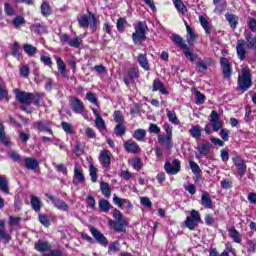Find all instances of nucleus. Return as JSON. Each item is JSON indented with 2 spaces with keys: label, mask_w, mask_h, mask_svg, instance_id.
<instances>
[{
  "label": "nucleus",
  "mask_w": 256,
  "mask_h": 256,
  "mask_svg": "<svg viewBox=\"0 0 256 256\" xmlns=\"http://www.w3.org/2000/svg\"><path fill=\"white\" fill-rule=\"evenodd\" d=\"M125 23H127V20H125V18H119L117 20L116 27H117L118 31H124Z\"/></svg>",
  "instance_id": "64"
},
{
  "label": "nucleus",
  "mask_w": 256,
  "mask_h": 256,
  "mask_svg": "<svg viewBox=\"0 0 256 256\" xmlns=\"http://www.w3.org/2000/svg\"><path fill=\"white\" fill-rule=\"evenodd\" d=\"M99 208L103 213H108L109 209H111V203H109L106 199H101L99 201Z\"/></svg>",
  "instance_id": "42"
},
{
  "label": "nucleus",
  "mask_w": 256,
  "mask_h": 256,
  "mask_svg": "<svg viewBox=\"0 0 256 256\" xmlns=\"http://www.w3.org/2000/svg\"><path fill=\"white\" fill-rule=\"evenodd\" d=\"M210 118V123H212L213 131H219V129L223 127V122L219 120V114L217 113V111H212Z\"/></svg>",
  "instance_id": "14"
},
{
  "label": "nucleus",
  "mask_w": 256,
  "mask_h": 256,
  "mask_svg": "<svg viewBox=\"0 0 256 256\" xmlns=\"http://www.w3.org/2000/svg\"><path fill=\"white\" fill-rule=\"evenodd\" d=\"M81 43H83V40L79 37H75L68 41L69 47H74V49H79V47H81Z\"/></svg>",
  "instance_id": "44"
},
{
  "label": "nucleus",
  "mask_w": 256,
  "mask_h": 256,
  "mask_svg": "<svg viewBox=\"0 0 256 256\" xmlns=\"http://www.w3.org/2000/svg\"><path fill=\"white\" fill-rule=\"evenodd\" d=\"M89 231L92 237H94L97 243L102 245V247H107V245H109V241L107 240V237H105V235H103L102 232L99 231L97 228L90 226Z\"/></svg>",
  "instance_id": "6"
},
{
  "label": "nucleus",
  "mask_w": 256,
  "mask_h": 256,
  "mask_svg": "<svg viewBox=\"0 0 256 256\" xmlns=\"http://www.w3.org/2000/svg\"><path fill=\"white\" fill-rule=\"evenodd\" d=\"M32 209L36 212L39 213L41 211V208L43 207V202H41V199L35 195H31V200H30Z\"/></svg>",
  "instance_id": "24"
},
{
  "label": "nucleus",
  "mask_w": 256,
  "mask_h": 256,
  "mask_svg": "<svg viewBox=\"0 0 256 256\" xmlns=\"http://www.w3.org/2000/svg\"><path fill=\"white\" fill-rule=\"evenodd\" d=\"M203 133V128L200 125H193L190 129H189V134L191 135V137L193 139H195L196 141H199V139H201V134Z\"/></svg>",
  "instance_id": "18"
},
{
  "label": "nucleus",
  "mask_w": 256,
  "mask_h": 256,
  "mask_svg": "<svg viewBox=\"0 0 256 256\" xmlns=\"http://www.w3.org/2000/svg\"><path fill=\"white\" fill-rule=\"evenodd\" d=\"M225 17H226V21H228L231 29H237V24L239 23L237 16L234 14L227 13V14H225Z\"/></svg>",
  "instance_id": "31"
},
{
  "label": "nucleus",
  "mask_w": 256,
  "mask_h": 256,
  "mask_svg": "<svg viewBox=\"0 0 256 256\" xmlns=\"http://www.w3.org/2000/svg\"><path fill=\"white\" fill-rule=\"evenodd\" d=\"M78 23L80 27L87 29L89 27V16H87V14L82 15L80 18H78Z\"/></svg>",
  "instance_id": "43"
},
{
  "label": "nucleus",
  "mask_w": 256,
  "mask_h": 256,
  "mask_svg": "<svg viewBox=\"0 0 256 256\" xmlns=\"http://www.w3.org/2000/svg\"><path fill=\"white\" fill-rule=\"evenodd\" d=\"M13 25L16 29H19L21 25H25V18H23L22 16H17L13 20Z\"/></svg>",
  "instance_id": "56"
},
{
  "label": "nucleus",
  "mask_w": 256,
  "mask_h": 256,
  "mask_svg": "<svg viewBox=\"0 0 256 256\" xmlns=\"http://www.w3.org/2000/svg\"><path fill=\"white\" fill-rule=\"evenodd\" d=\"M113 117L117 124H123L125 122V118H123V114L120 111H115Z\"/></svg>",
  "instance_id": "57"
},
{
  "label": "nucleus",
  "mask_w": 256,
  "mask_h": 256,
  "mask_svg": "<svg viewBox=\"0 0 256 256\" xmlns=\"http://www.w3.org/2000/svg\"><path fill=\"white\" fill-rule=\"evenodd\" d=\"M35 127H37L38 131L49 133L53 135V130H51V122L40 120L35 123Z\"/></svg>",
  "instance_id": "15"
},
{
  "label": "nucleus",
  "mask_w": 256,
  "mask_h": 256,
  "mask_svg": "<svg viewBox=\"0 0 256 256\" xmlns=\"http://www.w3.org/2000/svg\"><path fill=\"white\" fill-rule=\"evenodd\" d=\"M92 112L94 116L96 117L95 120V128L99 131H104L105 129V120L101 117V114L99 113V109L92 108Z\"/></svg>",
  "instance_id": "17"
},
{
  "label": "nucleus",
  "mask_w": 256,
  "mask_h": 256,
  "mask_svg": "<svg viewBox=\"0 0 256 256\" xmlns=\"http://www.w3.org/2000/svg\"><path fill=\"white\" fill-rule=\"evenodd\" d=\"M163 129L166 134L158 135V141L159 143H164L166 149H173V126H170L169 123H164Z\"/></svg>",
  "instance_id": "2"
},
{
  "label": "nucleus",
  "mask_w": 256,
  "mask_h": 256,
  "mask_svg": "<svg viewBox=\"0 0 256 256\" xmlns=\"http://www.w3.org/2000/svg\"><path fill=\"white\" fill-rule=\"evenodd\" d=\"M197 150L200 155H202L203 157H207V155H209V151H211V143H202L198 145Z\"/></svg>",
  "instance_id": "26"
},
{
  "label": "nucleus",
  "mask_w": 256,
  "mask_h": 256,
  "mask_svg": "<svg viewBox=\"0 0 256 256\" xmlns=\"http://www.w3.org/2000/svg\"><path fill=\"white\" fill-rule=\"evenodd\" d=\"M0 141L6 147H9V145H11V142L9 141L7 136L5 135V126L3 125V123H0Z\"/></svg>",
  "instance_id": "34"
},
{
  "label": "nucleus",
  "mask_w": 256,
  "mask_h": 256,
  "mask_svg": "<svg viewBox=\"0 0 256 256\" xmlns=\"http://www.w3.org/2000/svg\"><path fill=\"white\" fill-rule=\"evenodd\" d=\"M199 222H196V220H193L191 216H187L186 220L184 221V225L189 229L190 231H195V227H197Z\"/></svg>",
  "instance_id": "37"
},
{
  "label": "nucleus",
  "mask_w": 256,
  "mask_h": 256,
  "mask_svg": "<svg viewBox=\"0 0 256 256\" xmlns=\"http://www.w3.org/2000/svg\"><path fill=\"white\" fill-rule=\"evenodd\" d=\"M10 159L16 161V163H20V165L23 163V159H21V156L16 151H11L9 153Z\"/></svg>",
  "instance_id": "58"
},
{
  "label": "nucleus",
  "mask_w": 256,
  "mask_h": 256,
  "mask_svg": "<svg viewBox=\"0 0 256 256\" xmlns=\"http://www.w3.org/2000/svg\"><path fill=\"white\" fill-rule=\"evenodd\" d=\"M253 81L251 80V70L249 68H243L241 74L238 77V86L241 91H247L251 89Z\"/></svg>",
  "instance_id": "4"
},
{
  "label": "nucleus",
  "mask_w": 256,
  "mask_h": 256,
  "mask_svg": "<svg viewBox=\"0 0 256 256\" xmlns=\"http://www.w3.org/2000/svg\"><path fill=\"white\" fill-rule=\"evenodd\" d=\"M24 163L26 165V169H30L31 171H35L39 167V161L34 158L27 157L24 158Z\"/></svg>",
  "instance_id": "25"
},
{
  "label": "nucleus",
  "mask_w": 256,
  "mask_h": 256,
  "mask_svg": "<svg viewBox=\"0 0 256 256\" xmlns=\"http://www.w3.org/2000/svg\"><path fill=\"white\" fill-rule=\"evenodd\" d=\"M16 95V101L20 102L22 105H31L34 102V105H39V100L33 93L19 91L18 89L14 90Z\"/></svg>",
  "instance_id": "3"
},
{
  "label": "nucleus",
  "mask_w": 256,
  "mask_h": 256,
  "mask_svg": "<svg viewBox=\"0 0 256 256\" xmlns=\"http://www.w3.org/2000/svg\"><path fill=\"white\" fill-rule=\"evenodd\" d=\"M133 137L136 141H139L140 143H144L147 139V130L143 128L136 129L133 132Z\"/></svg>",
  "instance_id": "20"
},
{
  "label": "nucleus",
  "mask_w": 256,
  "mask_h": 256,
  "mask_svg": "<svg viewBox=\"0 0 256 256\" xmlns=\"http://www.w3.org/2000/svg\"><path fill=\"white\" fill-rule=\"evenodd\" d=\"M166 113L168 121H170V123H173V125H179V118L177 117V114H175V112H171V110L166 109Z\"/></svg>",
  "instance_id": "40"
},
{
  "label": "nucleus",
  "mask_w": 256,
  "mask_h": 256,
  "mask_svg": "<svg viewBox=\"0 0 256 256\" xmlns=\"http://www.w3.org/2000/svg\"><path fill=\"white\" fill-rule=\"evenodd\" d=\"M172 41L180 47V49H189V46L185 43V40L181 36L174 34L172 35Z\"/></svg>",
  "instance_id": "30"
},
{
  "label": "nucleus",
  "mask_w": 256,
  "mask_h": 256,
  "mask_svg": "<svg viewBox=\"0 0 256 256\" xmlns=\"http://www.w3.org/2000/svg\"><path fill=\"white\" fill-rule=\"evenodd\" d=\"M23 49L28 57H33L37 53V47L31 44H24Z\"/></svg>",
  "instance_id": "38"
},
{
  "label": "nucleus",
  "mask_w": 256,
  "mask_h": 256,
  "mask_svg": "<svg viewBox=\"0 0 256 256\" xmlns=\"http://www.w3.org/2000/svg\"><path fill=\"white\" fill-rule=\"evenodd\" d=\"M229 235L234 243H241V234L234 227L229 229Z\"/></svg>",
  "instance_id": "39"
},
{
  "label": "nucleus",
  "mask_w": 256,
  "mask_h": 256,
  "mask_svg": "<svg viewBox=\"0 0 256 256\" xmlns=\"http://www.w3.org/2000/svg\"><path fill=\"white\" fill-rule=\"evenodd\" d=\"M31 31H34V33H46L47 27H45V24L43 23H35L32 26H30Z\"/></svg>",
  "instance_id": "36"
},
{
  "label": "nucleus",
  "mask_w": 256,
  "mask_h": 256,
  "mask_svg": "<svg viewBox=\"0 0 256 256\" xmlns=\"http://www.w3.org/2000/svg\"><path fill=\"white\" fill-rule=\"evenodd\" d=\"M55 60L59 73L65 77V75H67V65H65L63 59L59 58L58 56H55Z\"/></svg>",
  "instance_id": "28"
},
{
  "label": "nucleus",
  "mask_w": 256,
  "mask_h": 256,
  "mask_svg": "<svg viewBox=\"0 0 256 256\" xmlns=\"http://www.w3.org/2000/svg\"><path fill=\"white\" fill-rule=\"evenodd\" d=\"M185 26L187 31V36H186L187 43L189 45H193V43H195V39H197V34L193 32V28H191V26H189L187 22H185Z\"/></svg>",
  "instance_id": "23"
},
{
  "label": "nucleus",
  "mask_w": 256,
  "mask_h": 256,
  "mask_svg": "<svg viewBox=\"0 0 256 256\" xmlns=\"http://www.w3.org/2000/svg\"><path fill=\"white\" fill-rule=\"evenodd\" d=\"M39 221L44 227H49L51 225V222L49 221V217L47 215L39 214Z\"/></svg>",
  "instance_id": "59"
},
{
  "label": "nucleus",
  "mask_w": 256,
  "mask_h": 256,
  "mask_svg": "<svg viewBox=\"0 0 256 256\" xmlns=\"http://www.w3.org/2000/svg\"><path fill=\"white\" fill-rule=\"evenodd\" d=\"M137 77H139V73L137 72V69L132 68L128 72V74L124 77L125 85H127V86L131 85V83H133V81H135V79H137Z\"/></svg>",
  "instance_id": "19"
},
{
  "label": "nucleus",
  "mask_w": 256,
  "mask_h": 256,
  "mask_svg": "<svg viewBox=\"0 0 256 256\" xmlns=\"http://www.w3.org/2000/svg\"><path fill=\"white\" fill-rule=\"evenodd\" d=\"M0 191L4 193V195H9V180L7 177L0 175Z\"/></svg>",
  "instance_id": "29"
},
{
  "label": "nucleus",
  "mask_w": 256,
  "mask_h": 256,
  "mask_svg": "<svg viewBox=\"0 0 256 256\" xmlns=\"http://www.w3.org/2000/svg\"><path fill=\"white\" fill-rule=\"evenodd\" d=\"M190 217L191 219H193L194 221L198 222V223H201V215L199 214V211L197 210H192L190 212Z\"/></svg>",
  "instance_id": "63"
},
{
  "label": "nucleus",
  "mask_w": 256,
  "mask_h": 256,
  "mask_svg": "<svg viewBox=\"0 0 256 256\" xmlns=\"http://www.w3.org/2000/svg\"><path fill=\"white\" fill-rule=\"evenodd\" d=\"M40 61L47 67H50V68L53 67V61L51 60V57L47 55H41Z\"/></svg>",
  "instance_id": "53"
},
{
  "label": "nucleus",
  "mask_w": 256,
  "mask_h": 256,
  "mask_svg": "<svg viewBox=\"0 0 256 256\" xmlns=\"http://www.w3.org/2000/svg\"><path fill=\"white\" fill-rule=\"evenodd\" d=\"M184 55H185L186 59H188V61H191L192 63H194V61H197V55H195L193 52L189 51V48L184 49Z\"/></svg>",
  "instance_id": "52"
},
{
  "label": "nucleus",
  "mask_w": 256,
  "mask_h": 256,
  "mask_svg": "<svg viewBox=\"0 0 256 256\" xmlns=\"http://www.w3.org/2000/svg\"><path fill=\"white\" fill-rule=\"evenodd\" d=\"M134 30L135 32L132 34L134 45H143V41L147 39V24L145 22H138L134 25Z\"/></svg>",
  "instance_id": "1"
},
{
  "label": "nucleus",
  "mask_w": 256,
  "mask_h": 256,
  "mask_svg": "<svg viewBox=\"0 0 256 256\" xmlns=\"http://www.w3.org/2000/svg\"><path fill=\"white\" fill-rule=\"evenodd\" d=\"M46 197L52 201L54 207L59 209V211H65L66 213L69 211V204L61 199L54 198L51 194H46Z\"/></svg>",
  "instance_id": "8"
},
{
  "label": "nucleus",
  "mask_w": 256,
  "mask_h": 256,
  "mask_svg": "<svg viewBox=\"0 0 256 256\" xmlns=\"http://www.w3.org/2000/svg\"><path fill=\"white\" fill-rule=\"evenodd\" d=\"M0 241L3 243H9V241H11V234L7 233V231L2 228H0Z\"/></svg>",
  "instance_id": "47"
},
{
  "label": "nucleus",
  "mask_w": 256,
  "mask_h": 256,
  "mask_svg": "<svg viewBox=\"0 0 256 256\" xmlns=\"http://www.w3.org/2000/svg\"><path fill=\"white\" fill-rule=\"evenodd\" d=\"M201 205L206 209H211L213 207V202L211 201V196H209V193L204 192L202 194Z\"/></svg>",
  "instance_id": "27"
},
{
  "label": "nucleus",
  "mask_w": 256,
  "mask_h": 256,
  "mask_svg": "<svg viewBox=\"0 0 256 256\" xmlns=\"http://www.w3.org/2000/svg\"><path fill=\"white\" fill-rule=\"evenodd\" d=\"M220 65H221V69L224 77L226 79H230L233 73V70L231 69V63L229 62V59L225 57L221 58Z\"/></svg>",
  "instance_id": "9"
},
{
  "label": "nucleus",
  "mask_w": 256,
  "mask_h": 256,
  "mask_svg": "<svg viewBox=\"0 0 256 256\" xmlns=\"http://www.w3.org/2000/svg\"><path fill=\"white\" fill-rule=\"evenodd\" d=\"M100 190L102 192V195H104V197H107V199H109V197H111V186H109V183L101 182Z\"/></svg>",
  "instance_id": "33"
},
{
  "label": "nucleus",
  "mask_w": 256,
  "mask_h": 256,
  "mask_svg": "<svg viewBox=\"0 0 256 256\" xmlns=\"http://www.w3.org/2000/svg\"><path fill=\"white\" fill-rule=\"evenodd\" d=\"M89 17H90V29L92 31H97V18L95 17V14L92 12H89Z\"/></svg>",
  "instance_id": "51"
},
{
  "label": "nucleus",
  "mask_w": 256,
  "mask_h": 256,
  "mask_svg": "<svg viewBox=\"0 0 256 256\" xmlns=\"http://www.w3.org/2000/svg\"><path fill=\"white\" fill-rule=\"evenodd\" d=\"M30 69L29 66L24 65L20 67V75L21 77H24V79H27L29 77Z\"/></svg>",
  "instance_id": "60"
},
{
  "label": "nucleus",
  "mask_w": 256,
  "mask_h": 256,
  "mask_svg": "<svg viewBox=\"0 0 256 256\" xmlns=\"http://www.w3.org/2000/svg\"><path fill=\"white\" fill-rule=\"evenodd\" d=\"M89 173H90L92 183H97V169L95 168V166L90 165Z\"/></svg>",
  "instance_id": "54"
},
{
  "label": "nucleus",
  "mask_w": 256,
  "mask_h": 256,
  "mask_svg": "<svg viewBox=\"0 0 256 256\" xmlns=\"http://www.w3.org/2000/svg\"><path fill=\"white\" fill-rule=\"evenodd\" d=\"M138 63L140 67L145 69V71H149V61L147 60V56L145 54L138 55Z\"/></svg>",
  "instance_id": "35"
},
{
  "label": "nucleus",
  "mask_w": 256,
  "mask_h": 256,
  "mask_svg": "<svg viewBox=\"0 0 256 256\" xmlns=\"http://www.w3.org/2000/svg\"><path fill=\"white\" fill-rule=\"evenodd\" d=\"M12 55L16 59H21V53H19V42H14L12 46Z\"/></svg>",
  "instance_id": "55"
},
{
  "label": "nucleus",
  "mask_w": 256,
  "mask_h": 256,
  "mask_svg": "<svg viewBox=\"0 0 256 256\" xmlns=\"http://www.w3.org/2000/svg\"><path fill=\"white\" fill-rule=\"evenodd\" d=\"M0 101L9 103V92L3 86H0Z\"/></svg>",
  "instance_id": "45"
},
{
  "label": "nucleus",
  "mask_w": 256,
  "mask_h": 256,
  "mask_svg": "<svg viewBox=\"0 0 256 256\" xmlns=\"http://www.w3.org/2000/svg\"><path fill=\"white\" fill-rule=\"evenodd\" d=\"M126 131H127V129L125 128V126L123 124H117L114 129V133L118 137H123V135H125Z\"/></svg>",
  "instance_id": "46"
},
{
  "label": "nucleus",
  "mask_w": 256,
  "mask_h": 256,
  "mask_svg": "<svg viewBox=\"0 0 256 256\" xmlns=\"http://www.w3.org/2000/svg\"><path fill=\"white\" fill-rule=\"evenodd\" d=\"M74 177L78 183H84L85 182V175L83 174V170L79 168V165H76L74 167Z\"/></svg>",
  "instance_id": "32"
},
{
  "label": "nucleus",
  "mask_w": 256,
  "mask_h": 256,
  "mask_svg": "<svg viewBox=\"0 0 256 256\" xmlns=\"http://www.w3.org/2000/svg\"><path fill=\"white\" fill-rule=\"evenodd\" d=\"M41 13L44 17H49V15H51V6H49L47 2H44L41 5Z\"/></svg>",
  "instance_id": "50"
},
{
  "label": "nucleus",
  "mask_w": 256,
  "mask_h": 256,
  "mask_svg": "<svg viewBox=\"0 0 256 256\" xmlns=\"http://www.w3.org/2000/svg\"><path fill=\"white\" fill-rule=\"evenodd\" d=\"M99 161L105 171L111 169V152L109 150H102L99 155Z\"/></svg>",
  "instance_id": "7"
},
{
  "label": "nucleus",
  "mask_w": 256,
  "mask_h": 256,
  "mask_svg": "<svg viewBox=\"0 0 256 256\" xmlns=\"http://www.w3.org/2000/svg\"><path fill=\"white\" fill-rule=\"evenodd\" d=\"M71 103V109L74 113H77L80 115V113H83L85 111V104L83 101L79 100L78 98H72L70 100Z\"/></svg>",
  "instance_id": "13"
},
{
  "label": "nucleus",
  "mask_w": 256,
  "mask_h": 256,
  "mask_svg": "<svg viewBox=\"0 0 256 256\" xmlns=\"http://www.w3.org/2000/svg\"><path fill=\"white\" fill-rule=\"evenodd\" d=\"M124 149L127 153H133L134 155L141 153V147H139V144L131 139L124 142Z\"/></svg>",
  "instance_id": "11"
},
{
  "label": "nucleus",
  "mask_w": 256,
  "mask_h": 256,
  "mask_svg": "<svg viewBox=\"0 0 256 256\" xmlns=\"http://www.w3.org/2000/svg\"><path fill=\"white\" fill-rule=\"evenodd\" d=\"M113 203H114V205L119 207V209H123L125 207H126V209H133V204H131V201H129L125 198H120L116 194H114Z\"/></svg>",
  "instance_id": "12"
},
{
  "label": "nucleus",
  "mask_w": 256,
  "mask_h": 256,
  "mask_svg": "<svg viewBox=\"0 0 256 256\" xmlns=\"http://www.w3.org/2000/svg\"><path fill=\"white\" fill-rule=\"evenodd\" d=\"M119 248H120L119 241H114L110 243V245L108 246L109 251H111L112 253H117V251H119Z\"/></svg>",
  "instance_id": "61"
},
{
  "label": "nucleus",
  "mask_w": 256,
  "mask_h": 256,
  "mask_svg": "<svg viewBox=\"0 0 256 256\" xmlns=\"http://www.w3.org/2000/svg\"><path fill=\"white\" fill-rule=\"evenodd\" d=\"M62 129L65 131V133H68V135H73V129L71 124L67 122H62Z\"/></svg>",
  "instance_id": "62"
},
{
  "label": "nucleus",
  "mask_w": 256,
  "mask_h": 256,
  "mask_svg": "<svg viewBox=\"0 0 256 256\" xmlns=\"http://www.w3.org/2000/svg\"><path fill=\"white\" fill-rule=\"evenodd\" d=\"M245 45H246L245 40H238L236 45L237 55L239 59H241V61L245 59V55L247 53V51L245 50Z\"/></svg>",
  "instance_id": "21"
},
{
  "label": "nucleus",
  "mask_w": 256,
  "mask_h": 256,
  "mask_svg": "<svg viewBox=\"0 0 256 256\" xmlns=\"http://www.w3.org/2000/svg\"><path fill=\"white\" fill-rule=\"evenodd\" d=\"M86 99L89 101V103H92L93 105H96V107H99V101L97 100V96L93 92H88L86 94Z\"/></svg>",
  "instance_id": "48"
},
{
  "label": "nucleus",
  "mask_w": 256,
  "mask_h": 256,
  "mask_svg": "<svg viewBox=\"0 0 256 256\" xmlns=\"http://www.w3.org/2000/svg\"><path fill=\"white\" fill-rule=\"evenodd\" d=\"M199 21L203 29L205 30V33L209 35L211 33V24H209V21L203 16H199Z\"/></svg>",
  "instance_id": "41"
},
{
  "label": "nucleus",
  "mask_w": 256,
  "mask_h": 256,
  "mask_svg": "<svg viewBox=\"0 0 256 256\" xmlns=\"http://www.w3.org/2000/svg\"><path fill=\"white\" fill-rule=\"evenodd\" d=\"M109 225L114 229V231H117V233H124L125 227H127V221L125 220H120V221H115V220H109Z\"/></svg>",
  "instance_id": "16"
},
{
  "label": "nucleus",
  "mask_w": 256,
  "mask_h": 256,
  "mask_svg": "<svg viewBox=\"0 0 256 256\" xmlns=\"http://www.w3.org/2000/svg\"><path fill=\"white\" fill-rule=\"evenodd\" d=\"M174 5L177 11H179V13H182V15H184V13L187 11V7H185V4H183V1L181 0H175Z\"/></svg>",
  "instance_id": "49"
},
{
  "label": "nucleus",
  "mask_w": 256,
  "mask_h": 256,
  "mask_svg": "<svg viewBox=\"0 0 256 256\" xmlns=\"http://www.w3.org/2000/svg\"><path fill=\"white\" fill-rule=\"evenodd\" d=\"M34 247L36 251H39L40 253H45V251H51V244L43 240H39L38 242H36Z\"/></svg>",
  "instance_id": "22"
},
{
  "label": "nucleus",
  "mask_w": 256,
  "mask_h": 256,
  "mask_svg": "<svg viewBox=\"0 0 256 256\" xmlns=\"http://www.w3.org/2000/svg\"><path fill=\"white\" fill-rule=\"evenodd\" d=\"M233 163L238 171L240 179L243 178V176L247 173V165L245 164V160L236 157L233 158Z\"/></svg>",
  "instance_id": "10"
},
{
  "label": "nucleus",
  "mask_w": 256,
  "mask_h": 256,
  "mask_svg": "<svg viewBox=\"0 0 256 256\" xmlns=\"http://www.w3.org/2000/svg\"><path fill=\"white\" fill-rule=\"evenodd\" d=\"M164 169L168 175H177V173L181 171V161H179V159H174L172 163L166 162Z\"/></svg>",
  "instance_id": "5"
}]
</instances>
